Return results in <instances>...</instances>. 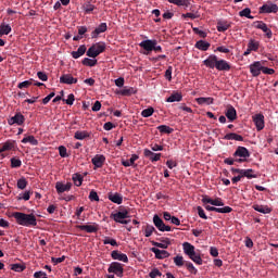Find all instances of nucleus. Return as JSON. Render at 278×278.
Wrapping results in <instances>:
<instances>
[{
  "mask_svg": "<svg viewBox=\"0 0 278 278\" xmlns=\"http://www.w3.org/2000/svg\"><path fill=\"white\" fill-rule=\"evenodd\" d=\"M13 218H15L17 225H22V227H36L38 225V219L33 213L15 212L13 213Z\"/></svg>",
  "mask_w": 278,
  "mask_h": 278,
  "instance_id": "f257e3e1",
  "label": "nucleus"
},
{
  "mask_svg": "<svg viewBox=\"0 0 278 278\" xmlns=\"http://www.w3.org/2000/svg\"><path fill=\"white\" fill-rule=\"evenodd\" d=\"M105 42L100 41L94 45H92L88 50H87V56L88 58H99L101 53L105 51Z\"/></svg>",
  "mask_w": 278,
  "mask_h": 278,
  "instance_id": "f03ea898",
  "label": "nucleus"
},
{
  "mask_svg": "<svg viewBox=\"0 0 278 278\" xmlns=\"http://www.w3.org/2000/svg\"><path fill=\"white\" fill-rule=\"evenodd\" d=\"M111 218H113L115 223H119V225H129V220L125 219L129 218V211L124 208L117 213H112Z\"/></svg>",
  "mask_w": 278,
  "mask_h": 278,
  "instance_id": "7ed1b4c3",
  "label": "nucleus"
},
{
  "mask_svg": "<svg viewBox=\"0 0 278 278\" xmlns=\"http://www.w3.org/2000/svg\"><path fill=\"white\" fill-rule=\"evenodd\" d=\"M233 157H240L236 159V162L242 164V162H247L248 157H251V152L245 147L239 146L233 153Z\"/></svg>",
  "mask_w": 278,
  "mask_h": 278,
  "instance_id": "20e7f679",
  "label": "nucleus"
},
{
  "mask_svg": "<svg viewBox=\"0 0 278 278\" xmlns=\"http://www.w3.org/2000/svg\"><path fill=\"white\" fill-rule=\"evenodd\" d=\"M253 27H255V29L263 30L266 38H273V30L268 27L266 23H264V21L253 22Z\"/></svg>",
  "mask_w": 278,
  "mask_h": 278,
  "instance_id": "39448f33",
  "label": "nucleus"
},
{
  "mask_svg": "<svg viewBox=\"0 0 278 278\" xmlns=\"http://www.w3.org/2000/svg\"><path fill=\"white\" fill-rule=\"evenodd\" d=\"M108 273H113L114 275H116V277H123V273H125V269L123 268V264L118 262H113L110 264Z\"/></svg>",
  "mask_w": 278,
  "mask_h": 278,
  "instance_id": "423d86ee",
  "label": "nucleus"
},
{
  "mask_svg": "<svg viewBox=\"0 0 278 278\" xmlns=\"http://www.w3.org/2000/svg\"><path fill=\"white\" fill-rule=\"evenodd\" d=\"M153 223L159 231H170V226L164 224V220L161 219L160 215H154Z\"/></svg>",
  "mask_w": 278,
  "mask_h": 278,
  "instance_id": "0eeeda50",
  "label": "nucleus"
},
{
  "mask_svg": "<svg viewBox=\"0 0 278 278\" xmlns=\"http://www.w3.org/2000/svg\"><path fill=\"white\" fill-rule=\"evenodd\" d=\"M278 5L277 4H263L260 8V14H277Z\"/></svg>",
  "mask_w": 278,
  "mask_h": 278,
  "instance_id": "6e6552de",
  "label": "nucleus"
},
{
  "mask_svg": "<svg viewBox=\"0 0 278 278\" xmlns=\"http://www.w3.org/2000/svg\"><path fill=\"white\" fill-rule=\"evenodd\" d=\"M155 45H157V40L147 39V40L141 41L139 43V47H141V49H144V51H148V53H151V51H153Z\"/></svg>",
  "mask_w": 278,
  "mask_h": 278,
  "instance_id": "1a4fd4ad",
  "label": "nucleus"
},
{
  "mask_svg": "<svg viewBox=\"0 0 278 278\" xmlns=\"http://www.w3.org/2000/svg\"><path fill=\"white\" fill-rule=\"evenodd\" d=\"M202 203H210V205H215V207L225 206V202H223V199H220V198L211 199L207 195L202 198Z\"/></svg>",
  "mask_w": 278,
  "mask_h": 278,
  "instance_id": "9d476101",
  "label": "nucleus"
},
{
  "mask_svg": "<svg viewBox=\"0 0 278 278\" xmlns=\"http://www.w3.org/2000/svg\"><path fill=\"white\" fill-rule=\"evenodd\" d=\"M253 123L256 127V130L257 131H262V129H264L265 127V123H264V115L258 113V114H255L253 116Z\"/></svg>",
  "mask_w": 278,
  "mask_h": 278,
  "instance_id": "9b49d317",
  "label": "nucleus"
},
{
  "mask_svg": "<svg viewBox=\"0 0 278 278\" xmlns=\"http://www.w3.org/2000/svg\"><path fill=\"white\" fill-rule=\"evenodd\" d=\"M76 229H79L80 231H86L87 233H97V231H99V225H78L76 226Z\"/></svg>",
  "mask_w": 278,
  "mask_h": 278,
  "instance_id": "f8f14e48",
  "label": "nucleus"
},
{
  "mask_svg": "<svg viewBox=\"0 0 278 278\" xmlns=\"http://www.w3.org/2000/svg\"><path fill=\"white\" fill-rule=\"evenodd\" d=\"M263 68L264 66H262V63L260 61H256L250 65V72L252 73L253 77H260Z\"/></svg>",
  "mask_w": 278,
  "mask_h": 278,
  "instance_id": "ddd939ff",
  "label": "nucleus"
},
{
  "mask_svg": "<svg viewBox=\"0 0 278 278\" xmlns=\"http://www.w3.org/2000/svg\"><path fill=\"white\" fill-rule=\"evenodd\" d=\"M111 257H112V260H117L118 262H124L125 264H127V262H129V257H127V254L122 253L118 250L112 251Z\"/></svg>",
  "mask_w": 278,
  "mask_h": 278,
  "instance_id": "4468645a",
  "label": "nucleus"
},
{
  "mask_svg": "<svg viewBox=\"0 0 278 278\" xmlns=\"http://www.w3.org/2000/svg\"><path fill=\"white\" fill-rule=\"evenodd\" d=\"M144 157H148L152 162H160L162 153H155L149 149L143 150Z\"/></svg>",
  "mask_w": 278,
  "mask_h": 278,
  "instance_id": "2eb2a0df",
  "label": "nucleus"
},
{
  "mask_svg": "<svg viewBox=\"0 0 278 278\" xmlns=\"http://www.w3.org/2000/svg\"><path fill=\"white\" fill-rule=\"evenodd\" d=\"M218 56H216L215 54H211L206 60L203 61V64L204 66H206V68H216Z\"/></svg>",
  "mask_w": 278,
  "mask_h": 278,
  "instance_id": "dca6fc26",
  "label": "nucleus"
},
{
  "mask_svg": "<svg viewBox=\"0 0 278 278\" xmlns=\"http://www.w3.org/2000/svg\"><path fill=\"white\" fill-rule=\"evenodd\" d=\"M216 71H224V72H229L231 71V64H229V62H227L226 60H218L217 59V63H216Z\"/></svg>",
  "mask_w": 278,
  "mask_h": 278,
  "instance_id": "f3484780",
  "label": "nucleus"
},
{
  "mask_svg": "<svg viewBox=\"0 0 278 278\" xmlns=\"http://www.w3.org/2000/svg\"><path fill=\"white\" fill-rule=\"evenodd\" d=\"M108 31V23H101L96 29L91 33V38H99L100 34H105Z\"/></svg>",
  "mask_w": 278,
  "mask_h": 278,
  "instance_id": "a211bd4d",
  "label": "nucleus"
},
{
  "mask_svg": "<svg viewBox=\"0 0 278 278\" xmlns=\"http://www.w3.org/2000/svg\"><path fill=\"white\" fill-rule=\"evenodd\" d=\"M152 253H154L156 260H166V257H170V253L166 250H160L157 248L151 249Z\"/></svg>",
  "mask_w": 278,
  "mask_h": 278,
  "instance_id": "6ab92c4d",
  "label": "nucleus"
},
{
  "mask_svg": "<svg viewBox=\"0 0 278 278\" xmlns=\"http://www.w3.org/2000/svg\"><path fill=\"white\" fill-rule=\"evenodd\" d=\"M9 125H23L25 123V116L21 113H16L13 117L9 118Z\"/></svg>",
  "mask_w": 278,
  "mask_h": 278,
  "instance_id": "aec40b11",
  "label": "nucleus"
},
{
  "mask_svg": "<svg viewBox=\"0 0 278 278\" xmlns=\"http://www.w3.org/2000/svg\"><path fill=\"white\" fill-rule=\"evenodd\" d=\"M91 163L97 168H103V164H105V156L97 154L93 159H91Z\"/></svg>",
  "mask_w": 278,
  "mask_h": 278,
  "instance_id": "412c9836",
  "label": "nucleus"
},
{
  "mask_svg": "<svg viewBox=\"0 0 278 278\" xmlns=\"http://www.w3.org/2000/svg\"><path fill=\"white\" fill-rule=\"evenodd\" d=\"M226 117L228 118V121H230V123H233V121L238 118V112L236 111V108H233V105L227 106Z\"/></svg>",
  "mask_w": 278,
  "mask_h": 278,
  "instance_id": "4be33fe9",
  "label": "nucleus"
},
{
  "mask_svg": "<svg viewBox=\"0 0 278 278\" xmlns=\"http://www.w3.org/2000/svg\"><path fill=\"white\" fill-rule=\"evenodd\" d=\"M60 84H67V86H72V84H77V78L73 77L71 74H63L60 77Z\"/></svg>",
  "mask_w": 278,
  "mask_h": 278,
  "instance_id": "5701e85b",
  "label": "nucleus"
},
{
  "mask_svg": "<svg viewBox=\"0 0 278 278\" xmlns=\"http://www.w3.org/2000/svg\"><path fill=\"white\" fill-rule=\"evenodd\" d=\"M87 51L86 45H81L78 47L77 51H73L71 53L72 58H74V60H79V58H81V55H85Z\"/></svg>",
  "mask_w": 278,
  "mask_h": 278,
  "instance_id": "b1692460",
  "label": "nucleus"
},
{
  "mask_svg": "<svg viewBox=\"0 0 278 278\" xmlns=\"http://www.w3.org/2000/svg\"><path fill=\"white\" fill-rule=\"evenodd\" d=\"M55 188H56V192L59 194H62L63 192H68V190H71L72 188V185L71 182H67L66 185L62 182H56Z\"/></svg>",
  "mask_w": 278,
  "mask_h": 278,
  "instance_id": "393cba45",
  "label": "nucleus"
},
{
  "mask_svg": "<svg viewBox=\"0 0 278 278\" xmlns=\"http://www.w3.org/2000/svg\"><path fill=\"white\" fill-rule=\"evenodd\" d=\"M109 201H112V203H116V205H121L123 203V197L121 193H109Z\"/></svg>",
  "mask_w": 278,
  "mask_h": 278,
  "instance_id": "a878e982",
  "label": "nucleus"
},
{
  "mask_svg": "<svg viewBox=\"0 0 278 278\" xmlns=\"http://www.w3.org/2000/svg\"><path fill=\"white\" fill-rule=\"evenodd\" d=\"M254 173L255 170L253 169H241L239 175L241 176V179L243 177H247V179H256L257 175H255Z\"/></svg>",
  "mask_w": 278,
  "mask_h": 278,
  "instance_id": "bb28decb",
  "label": "nucleus"
},
{
  "mask_svg": "<svg viewBox=\"0 0 278 278\" xmlns=\"http://www.w3.org/2000/svg\"><path fill=\"white\" fill-rule=\"evenodd\" d=\"M212 45L205 40H199L195 42L194 48L199 51H207Z\"/></svg>",
  "mask_w": 278,
  "mask_h": 278,
  "instance_id": "cd10ccee",
  "label": "nucleus"
},
{
  "mask_svg": "<svg viewBox=\"0 0 278 278\" xmlns=\"http://www.w3.org/2000/svg\"><path fill=\"white\" fill-rule=\"evenodd\" d=\"M224 140H237L238 142H244V137L236 132H229L225 135Z\"/></svg>",
  "mask_w": 278,
  "mask_h": 278,
  "instance_id": "c85d7f7f",
  "label": "nucleus"
},
{
  "mask_svg": "<svg viewBox=\"0 0 278 278\" xmlns=\"http://www.w3.org/2000/svg\"><path fill=\"white\" fill-rule=\"evenodd\" d=\"M252 207L255 212H260L261 214H270V212H273L267 205L254 204Z\"/></svg>",
  "mask_w": 278,
  "mask_h": 278,
  "instance_id": "c756f323",
  "label": "nucleus"
},
{
  "mask_svg": "<svg viewBox=\"0 0 278 278\" xmlns=\"http://www.w3.org/2000/svg\"><path fill=\"white\" fill-rule=\"evenodd\" d=\"M14 149V142L12 141H7L5 143H3V146L0 148V155L2 157H5V151H12Z\"/></svg>",
  "mask_w": 278,
  "mask_h": 278,
  "instance_id": "7c9ffc66",
  "label": "nucleus"
},
{
  "mask_svg": "<svg viewBox=\"0 0 278 278\" xmlns=\"http://www.w3.org/2000/svg\"><path fill=\"white\" fill-rule=\"evenodd\" d=\"M153 247H157L159 249H168L170 247V239H162L161 242L152 241Z\"/></svg>",
  "mask_w": 278,
  "mask_h": 278,
  "instance_id": "2f4dec72",
  "label": "nucleus"
},
{
  "mask_svg": "<svg viewBox=\"0 0 278 278\" xmlns=\"http://www.w3.org/2000/svg\"><path fill=\"white\" fill-rule=\"evenodd\" d=\"M229 27H231V23H229L227 21L217 22V31L225 33V31H227V29H229Z\"/></svg>",
  "mask_w": 278,
  "mask_h": 278,
  "instance_id": "473e14b6",
  "label": "nucleus"
},
{
  "mask_svg": "<svg viewBox=\"0 0 278 278\" xmlns=\"http://www.w3.org/2000/svg\"><path fill=\"white\" fill-rule=\"evenodd\" d=\"M195 101H197L198 105H212L214 103V98H211V97L203 98V97H201V98H197Z\"/></svg>",
  "mask_w": 278,
  "mask_h": 278,
  "instance_id": "72a5a7b5",
  "label": "nucleus"
},
{
  "mask_svg": "<svg viewBox=\"0 0 278 278\" xmlns=\"http://www.w3.org/2000/svg\"><path fill=\"white\" fill-rule=\"evenodd\" d=\"M27 142L29 144H31L33 147H38V141H37L36 137H34L33 135L26 136L22 139V144H27Z\"/></svg>",
  "mask_w": 278,
  "mask_h": 278,
  "instance_id": "f704fd0d",
  "label": "nucleus"
},
{
  "mask_svg": "<svg viewBox=\"0 0 278 278\" xmlns=\"http://www.w3.org/2000/svg\"><path fill=\"white\" fill-rule=\"evenodd\" d=\"M184 99V96H181V93L179 92H175V93H172L167 99H166V102L167 103H175V102H179Z\"/></svg>",
  "mask_w": 278,
  "mask_h": 278,
  "instance_id": "c9c22d12",
  "label": "nucleus"
},
{
  "mask_svg": "<svg viewBox=\"0 0 278 278\" xmlns=\"http://www.w3.org/2000/svg\"><path fill=\"white\" fill-rule=\"evenodd\" d=\"M182 249H184V253L185 255H193L194 253V245H192L190 242H185L182 243Z\"/></svg>",
  "mask_w": 278,
  "mask_h": 278,
  "instance_id": "e433bc0d",
  "label": "nucleus"
},
{
  "mask_svg": "<svg viewBox=\"0 0 278 278\" xmlns=\"http://www.w3.org/2000/svg\"><path fill=\"white\" fill-rule=\"evenodd\" d=\"M74 138L75 140H86V138H90V132L86 131V130H77L74 134Z\"/></svg>",
  "mask_w": 278,
  "mask_h": 278,
  "instance_id": "4c0bfd02",
  "label": "nucleus"
},
{
  "mask_svg": "<svg viewBox=\"0 0 278 278\" xmlns=\"http://www.w3.org/2000/svg\"><path fill=\"white\" fill-rule=\"evenodd\" d=\"M12 31V26L10 24L2 23L0 25V37L8 36Z\"/></svg>",
  "mask_w": 278,
  "mask_h": 278,
  "instance_id": "58836bf2",
  "label": "nucleus"
},
{
  "mask_svg": "<svg viewBox=\"0 0 278 278\" xmlns=\"http://www.w3.org/2000/svg\"><path fill=\"white\" fill-rule=\"evenodd\" d=\"M168 3L182 8H190V0H168Z\"/></svg>",
  "mask_w": 278,
  "mask_h": 278,
  "instance_id": "ea45409f",
  "label": "nucleus"
},
{
  "mask_svg": "<svg viewBox=\"0 0 278 278\" xmlns=\"http://www.w3.org/2000/svg\"><path fill=\"white\" fill-rule=\"evenodd\" d=\"M140 156L138 154H132L131 157L128 161H122V164L128 168V166H134L136 164V161L139 160Z\"/></svg>",
  "mask_w": 278,
  "mask_h": 278,
  "instance_id": "a19ab883",
  "label": "nucleus"
},
{
  "mask_svg": "<svg viewBox=\"0 0 278 278\" xmlns=\"http://www.w3.org/2000/svg\"><path fill=\"white\" fill-rule=\"evenodd\" d=\"M188 257L191 258L194 264H198V266L203 264V258H201V254L197 253V251H194L193 254L189 255Z\"/></svg>",
  "mask_w": 278,
  "mask_h": 278,
  "instance_id": "79ce46f5",
  "label": "nucleus"
},
{
  "mask_svg": "<svg viewBox=\"0 0 278 278\" xmlns=\"http://www.w3.org/2000/svg\"><path fill=\"white\" fill-rule=\"evenodd\" d=\"M188 257L191 258L194 264H198V266L203 264V258H201V254L197 253V251H194L193 254L189 255Z\"/></svg>",
  "mask_w": 278,
  "mask_h": 278,
  "instance_id": "37998d69",
  "label": "nucleus"
},
{
  "mask_svg": "<svg viewBox=\"0 0 278 278\" xmlns=\"http://www.w3.org/2000/svg\"><path fill=\"white\" fill-rule=\"evenodd\" d=\"M188 257L191 258L194 264H198V266L203 264V258H201V254L197 253V251H194L193 254L189 255Z\"/></svg>",
  "mask_w": 278,
  "mask_h": 278,
  "instance_id": "c03bdc74",
  "label": "nucleus"
},
{
  "mask_svg": "<svg viewBox=\"0 0 278 278\" xmlns=\"http://www.w3.org/2000/svg\"><path fill=\"white\" fill-rule=\"evenodd\" d=\"M248 48L255 52L260 51V41L250 39L248 42Z\"/></svg>",
  "mask_w": 278,
  "mask_h": 278,
  "instance_id": "a18cd8bd",
  "label": "nucleus"
},
{
  "mask_svg": "<svg viewBox=\"0 0 278 278\" xmlns=\"http://www.w3.org/2000/svg\"><path fill=\"white\" fill-rule=\"evenodd\" d=\"M153 233H157V230H155V227H153L151 225H147L144 227V236H146V238H151V236H153Z\"/></svg>",
  "mask_w": 278,
  "mask_h": 278,
  "instance_id": "49530a36",
  "label": "nucleus"
},
{
  "mask_svg": "<svg viewBox=\"0 0 278 278\" xmlns=\"http://www.w3.org/2000/svg\"><path fill=\"white\" fill-rule=\"evenodd\" d=\"M72 179L74 181V185L77 186V188H79V186L84 184V176H81L80 174H74Z\"/></svg>",
  "mask_w": 278,
  "mask_h": 278,
  "instance_id": "de8ad7c7",
  "label": "nucleus"
},
{
  "mask_svg": "<svg viewBox=\"0 0 278 278\" xmlns=\"http://www.w3.org/2000/svg\"><path fill=\"white\" fill-rule=\"evenodd\" d=\"M94 4L90 3V1H87L83 5V10L86 14H90V12H94Z\"/></svg>",
  "mask_w": 278,
  "mask_h": 278,
  "instance_id": "09e8293b",
  "label": "nucleus"
},
{
  "mask_svg": "<svg viewBox=\"0 0 278 278\" xmlns=\"http://www.w3.org/2000/svg\"><path fill=\"white\" fill-rule=\"evenodd\" d=\"M185 266H186L187 270H189V273H191V275H197L199 273L197 267H194V264H192L191 262L186 261Z\"/></svg>",
  "mask_w": 278,
  "mask_h": 278,
  "instance_id": "8fccbe9b",
  "label": "nucleus"
},
{
  "mask_svg": "<svg viewBox=\"0 0 278 278\" xmlns=\"http://www.w3.org/2000/svg\"><path fill=\"white\" fill-rule=\"evenodd\" d=\"M157 130L160 131V134H173L174 131V129L167 125L157 126Z\"/></svg>",
  "mask_w": 278,
  "mask_h": 278,
  "instance_id": "3c124183",
  "label": "nucleus"
},
{
  "mask_svg": "<svg viewBox=\"0 0 278 278\" xmlns=\"http://www.w3.org/2000/svg\"><path fill=\"white\" fill-rule=\"evenodd\" d=\"M174 264L176 266H178L179 268H181V266L186 265V261H184V256L177 255V256L174 257Z\"/></svg>",
  "mask_w": 278,
  "mask_h": 278,
  "instance_id": "603ef678",
  "label": "nucleus"
},
{
  "mask_svg": "<svg viewBox=\"0 0 278 278\" xmlns=\"http://www.w3.org/2000/svg\"><path fill=\"white\" fill-rule=\"evenodd\" d=\"M239 16H244L245 18H250V20L255 18L254 16L251 15V9L249 8H245L242 11H240Z\"/></svg>",
  "mask_w": 278,
  "mask_h": 278,
  "instance_id": "864d4df0",
  "label": "nucleus"
},
{
  "mask_svg": "<svg viewBox=\"0 0 278 278\" xmlns=\"http://www.w3.org/2000/svg\"><path fill=\"white\" fill-rule=\"evenodd\" d=\"M22 165H23V162L21 161V159H16V157L11 159L12 168H21Z\"/></svg>",
  "mask_w": 278,
  "mask_h": 278,
  "instance_id": "5fc2aeb1",
  "label": "nucleus"
},
{
  "mask_svg": "<svg viewBox=\"0 0 278 278\" xmlns=\"http://www.w3.org/2000/svg\"><path fill=\"white\" fill-rule=\"evenodd\" d=\"M81 64H83L84 66H97V60H92V59L85 58V59L81 61Z\"/></svg>",
  "mask_w": 278,
  "mask_h": 278,
  "instance_id": "6e6d98bb",
  "label": "nucleus"
},
{
  "mask_svg": "<svg viewBox=\"0 0 278 278\" xmlns=\"http://www.w3.org/2000/svg\"><path fill=\"white\" fill-rule=\"evenodd\" d=\"M17 188L20 190H25V188H27V179L25 177H22L17 180Z\"/></svg>",
  "mask_w": 278,
  "mask_h": 278,
  "instance_id": "4d7b16f0",
  "label": "nucleus"
},
{
  "mask_svg": "<svg viewBox=\"0 0 278 278\" xmlns=\"http://www.w3.org/2000/svg\"><path fill=\"white\" fill-rule=\"evenodd\" d=\"M153 112H155L153 108H148L141 112V116H143V118H149V116H153Z\"/></svg>",
  "mask_w": 278,
  "mask_h": 278,
  "instance_id": "13d9d810",
  "label": "nucleus"
},
{
  "mask_svg": "<svg viewBox=\"0 0 278 278\" xmlns=\"http://www.w3.org/2000/svg\"><path fill=\"white\" fill-rule=\"evenodd\" d=\"M31 84H34V79L25 80V81L20 83L17 85V88H20V90H23V88H29V86H31Z\"/></svg>",
  "mask_w": 278,
  "mask_h": 278,
  "instance_id": "bf43d9fd",
  "label": "nucleus"
},
{
  "mask_svg": "<svg viewBox=\"0 0 278 278\" xmlns=\"http://www.w3.org/2000/svg\"><path fill=\"white\" fill-rule=\"evenodd\" d=\"M11 270H14L15 273H23V270H25V266L21 264H12Z\"/></svg>",
  "mask_w": 278,
  "mask_h": 278,
  "instance_id": "052dcab7",
  "label": "nucleus"
},
{
  "mask_svg": "<svg viewBox=\"0 0 278 278\" xmlns=\"http://www.w3.org/2000/svg\"><path fill=\"white\" fill-rule=\"evenodd\" d=\"M165 78L167 79V81L173 80V66H168L165 71Z\"/></svg>",
  "mask_w": 278,
  "mask_h": 278,
  "instance_id": "680f3d73",
  "label": "nucleus"
},
{
  "mask_svg": "<svg viewBox=\"0 0 278 278\" xmlns=\"http://www.w3.org/2000/svg\"><path fill=\"white\" fill-rule=\"evenodd\" d=\"M103 244H111V247H118V242H116V239L105 238L103 240Z\"/></svg>",
  "mask_w": 278,
  "mask_h": 278,
  "instance_id": "e2e57ef3",
  "label": "nucleus"
},
{
  "mask_svg": "<svg viewBox=\"0 0 278 278\" xmlns=\"http://www.w3.org/2000/svg\"><path fill=\"white\" fill-rule=\"evenodd\" d=\"M149 277L150 278L162 277V271H160V269H157V268H153L150 271Z\"/></svg>",
  "mask_w": 278,
  "mask_h": 278,
  "instance_id": "0e129e2a",
  "label": "nucleus"
},
{
  "mask_svg": "<svg viewBox=\"0 0 278 278\" xmlns=\"http://www.w3.org/2000/svg\"><path fill=\"white\" fill-rule=\"evenodd\" d=\"M193 31H194L198 36H200V38H207V33H205V31H203V30H201V29H199V28H197V27L193 28Z\"/></svg>",
  "mask_w": 278,
  "mask_h": 278,
  "instance_id": "69168bd1",
  "label": "nucleus"
},
{
  "mask_svg": "<svg viewBox=\"0 0 278 278\" xmlns=\"http://www.w3.org/2000/svg\"><path fill=\"white\" fill-rule=\"evenodd\" d=\"M89 200L90 201H99V194L97 193V191L91 190L89 193Z\"/></svg>",
  "mask_w": 278,
  "mask_h": 278,
  "instance_id": "338daca9",
  "label": "nucleus"
},
{
  "mask_svg": "<svg viewBox=\"0 0 278 278\" xmlns=\"http://www.w3.org/2000/svg\"><path fill=\"white\" fill-rule=\"evenodd\" d=\"M34 277H35V278H48V277H47V273H45V271H36V273L34 274Z\"/></svg>",
  "mask_w": 278,
  "mask_h": 278,
  "instance_id": "774afa93",
  "label": "nucleus"
}]
</instances>
